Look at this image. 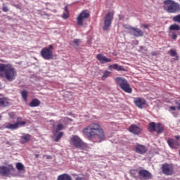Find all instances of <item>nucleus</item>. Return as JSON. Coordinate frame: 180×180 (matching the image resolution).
<instances>
[{
  "mask_svg": "<svg viewBox=\"0 0 180 180\" xmlns=\"http://www.w3.org/2000/svg\"><path fill=\"white\" fill-rule=\"evenodd\" d=\"M83 134L92 143H101L105 140V132L101 125L98 123H93L82 130Z\"/></svg>",
  "mask_w": 180,
  "mask_h": 180,
  "instance_id": "1",
  "label": "nucleus"
},
{
  "mask_svg": "<svg viewBox=\"0 0 180 180\" xmlns=\"http://www.w3.org/2000/svg\"><path fill=\"white\" fill-rule=\"evenodd\" d=\"M18 77V70L11 63H0V78H6L8 82H12Z\"/></svg>",
  "mask_w": 180,
  "mask_h": 180,
  "instance_id": "2",
  "label": "nucleus"
},
{
  "mask_svg": "<svg viewBox=\"0 0 180 180\" xmlns=\"http://www.w3.org/2000/svg\"><path fill=\"white\" fill-rule=\"evenodd\" d=\"M164 9L168 13H179L180 4L174 0H165L163 1Z\"/></svg>",
  "mask_w": 180,
  "mask_h": 180,
  "instance_id": "3",
  "label": "nucleus"
},
{
  "mask_svg": "<svg viewBox=\"0 0 180 180\" xmlns=\"http://www.w3.org/2000/svg\"><path fill=\"white\" fill-rule=\"evenodd\" d=\"M70 143L71 146H73L75 148H79L80 150H86L88 148V145L77 135L72 136Z\"/></svg>",
  "mask_w": 180,
  "mask_h": 180,
  "instance_id": "4",
  "label": "nucleus"
},
{
  "mask_svg": "<svg viewBox=\"0 0 180 180\" xmlns=\"http://www.w3.org/2000/svg\"><path fill=\"white\" fill-rule=\"evenodd\" d=\"M115 82L124 92H127V94H131V92H133V89L130 87V84L126 79L123 77H117Z\"/></svg>",
  "mask_w": 180,
  "mask_h": 180,
  "instance_id": "5",
  "label": "nucleus"
},
{
  "mask_svg": "<svg viewBox=\"0 0 180 180\" xmlns=\"http://www.w3.org/2000/svg\"><path fill=\"white\" fill-rule=\"evenodd\" d=\"M89 12L86 10H83L76 18L77 26H84V22L89 18Z\"/></svg>",
  "mask_w": 180,
  "mask_h": 180,
  "instance_id": "6",
  "label": "nucleus"
},
{
  "mask_svg": "<svg viewBox=\"0 0 180 180\" xmlns=\"http://www.w3.org/2000/svg\"><path fill=\"white\" fill-rule=\"evenodd\" d=\"M114 15L115 13H113V12H108L105 15L104 18L103 30H108V29H109V27L112 25Z\"/></svg>",
  "mask_w": 180,
  "mask_h": 180,
  "instance_id": "7",
  "label": "nucleus"
},
{
  "mask_svg": "<svg viewBox=\"0 0 180 180\" xmlns=\"http://www.w3.org/2000/svg\"><path fill=\"white\" fill-rule=\"evenodd\" d=\"M162 171L165 175H172L174 174V167L171 164H163L162 165Z\"/></svg>",
  "mask_w": 180,
  "mask_h": 180,
  "instance_id": "8",
  "label": "nucleus"
},
{
  "mask_svg": "<svg viewBox=\"0 0 180 180\" xmlns=\"http://www.w3.org/2000/svg\"><path fill=\"white\" fill-rule=\"evenodd\" d=\"M41 56L44 60H51L53 58V51L49 48H44L41 51Z\"/></svg>",
  "mask_w": 180,
  "mask_h": 180,
  "instance_id": "9",
  "label": "nucleus"
},
{
  "mask_svg": "<svg viewBox=\"0 0 180 180\" xmlns=\"http://www.w3.org/2000/svg\"><path fill=\"white\" fill-rule=\"evenodd\" d=\"M141 131H143V129L136 124H131L129 127V132L135 136H139L141 134Z\"/></svg>",
  "mask_w": 180,
  "mask_h": 180,
  "instance_id": "10",
  "label": "nucleus"
},
{
  "mask_svg": "<svg viewBox=\"0 0 180 180\" xmlns=\"http://www.w3.org/2000/svg\"><path fill=\"white\" fill-rule=\"evenodd\" d=\"M134 103L139 108V109H143L147 105V102L144 98H136L134 100Z\"/></svg>",
  "mask_w": 180,
  "mask_h": 180,
  "instance_id": "11",
  "label": "nucleus"
},
{
  "mask_svg": "<svg viewBox=\"0 0 180 180\" xmlns=\"http://www.w3.org/2000/svg\"><path fill=\"white\" fill-rule=\"evenodd\" d=\"M129 30L135 37H141L144 34V32L139 28L130 27Z\"/></svg>",
  "mask_w": 180,
  "mask_h": 180,
  "instance_id": "12",
  "label": "nucleus"
},
{
  "mask_svg": "<svg viewBox=\"0 0 180 180\" xmlns=\"http://www.w3.org/2000/svg\"><path fill=\"white\" fill-rule=\"evenodd\" d=\"M139 174L140 178H142L143 179H151V173L146 169L139 170Z\"/></svg>",
  "mask_w": 180,
  "mask_h": 180,
  "instance_id": "13",
  "label": "nucleus"
},
{
  "mask_svg": "<svg viewBox=\"0 0 180 180\" xmlns=\"http://www.w3.org/2000/svg\"><path fill=\"white\" fill-rule=\"evenodd\" d=\"M97 60L100 61L101 64H106V63H112V59L106 58L105 55L99 53L96 56Z\"/></svg>",
  "mask_w": 180,
  "mask_h": 180,
  "instance_id": "14",
  "label": "nucleus"
},
{
  "mask_svg": "<svg viewBox=\"0 0 180 180\" xmlns=\"http://www.w3.org/2000/svg\"><path fill=\"white\" fill-rule=\"evenodd\" d=\"M135 152L137 153V154H146V153H147V147L143 145L137 144L135 146Z\"/></svg>",
  "mask_w": 180,
  "mask_h": 180,
  "instance_id": "15",
  "label": "nucleus"
},
{
  "mask_svg": "<svg viewBox=\"0 0 180 180\" xmlns=\"http://www.w3.org/2000/svg\"><path fill=\"white\" fill-rule=\"evenodd\" d=\"M167 144H168L169 147H170V148L176 149V148H178V147H179V142H178V141H176L174 139H171V138H169L167 139Z\"/></svg>",
  "mask_w": 180,
  "mask_h": 180,
  "instance_id": "16",
  "label": "nucleus"
},
{
  "mask_svg": "<svg viewBox=\"0 0 180 180\" xmlns=\"http://www.w3.org/2000/svg\"><path fill=\"white\" fill-rule=\"evenodd\" d=\"M0 174L3 176H8L11 174V168L5 166L0 167Z\"/></svg>",
  "mask_w": 180,
  "mask_h": 180,
  "instance_id": "17",
  "label": "nucleus"
},
{
  "mask_svg": "<svg viewBox=\"0 0 180 180\" xmlns=\"http://www.w3.org/2000/svg\"><path fill=\"white\" fill-rule=\"evenodd\" d=\"M6 129H8L9 130H16V129H19V125L18 123L12 124L11 122H6L4 124Z\"/></svg>",
  "mask_w": 180,
  "mask_h": 180,
  "instance_id": "18",
  "label": "nucleus"
},
{
  "mask_svg": "<svg viewBox=\"0 0 180 180\" xmlns=\"http://www.w3.org/2000/svg\"><path fill=\"white\" fill-rule=\"evenodd\" d=\"M31 136L29 135V134H24L21 137H20V143L22 144H25L30 141Z\"/></svg>",
  "mask_w": 180,
  "mask_h": 180,
  "instance_id": "19",
  "label": "nucleus"
},
{
  "mask_svg": "<svg viewBox=\"0 0 180 180\" xmlns=\"http://www.w3.org/2000/svg\"><path fill=\"white\" fill-rule=\"evenodd\" d=\"M112 68H113V70H117V71H124V68H123V66L119 65L117 63L108 66L109 70H112Z\"/></svg>",
  "mask_w": 180,
  "mask_h": 180,
  "instance_id": "20",
  "label": "nucleus"
},
{
  "mask_svg": "<svg viewBox=\"0 0 180 180\" xmlns=\"http://www.w3.org/2000/svg\"><path fill=\"white\" fill-rule=\"evenodd\" d=\"M57 180H72V178L68 174H63L58 176Z\"/></svg>",
  "mask_w": 180,
  "mask_h": 180,
  "instance_id": "21",
  "label": "nucleus"
},
{
  "mask_svg": "<svg viewBox=\"0 0 180 180\" xmlns=\"http://www.w3.org/2000/svg\"><path fill=\"white\" fill-rule=\"evenodd\" d=\"M40 105V101L37 98H34L30 103V108H37Z\"/></svg>",
  "mask_w": 180,
  "mask_h": 180,
  "instance_id": "22",
  "label": "nucleus"
},
{
  "mask_svg": "<svg viewBox=\"0 0 180 180\" xmlns=\"http://www.w3.org/2000/svg\"><path fill=\"white\" fill-rule=\"evenodd\" d=\"M169 30H170V32H178L180 30V26L178 24H172L169 27Z\"/></svg>",
  "mask_w": 180,
  "mask_h": 180,
  "instance_id": "23",
  "label": "nucleus"
},
{
  "mask_svg": "<svg viewBox=\"0 0 180 180\" xmlns=\"http://www.w3.org/2000/svg\"><path fill=\"white\" fill-rule=\"evenodd\" d=\"M9 105V102L5 98H0V106L2 108H5V106H8Z\"/></svg>",
  "mask_w": 180,
  "mask_h": 180,
  "instance_id": "24",
  "label": "nucleus"
},
{
  "mask_svg": "<svg viewBox=\"0 0 180 180\" xmlns=\"http://www.w3.org/2000/svg\"><path fill=\"white\" fill-rule=\"evenodd\" d=\"M156 127H157V124H155V122H150L149 123L148 130L150 132L157 131Z\"/></svg>",
  "mask_w": 180,
  "mask_h": 180,
  "instance_id": "25",
  "label": "nucleus"
},
{
  "mask_svg": "<svg viewBox=\"0 0 180 180\" xmlns=\"http://www.w3.org/2000/svg\"><path fill=\"white\" fill-rule=\"evenodd\" d=\"M70 18V13H68V7L66 6L65 7V13L63 14V19H68Z\"/></svg>",
  "mask_w": 180,
  "mask_h": 180,
  "instance_id": "26",
  "label": "nucleus"
},
{
  "mask_svg": "<svg viewBox=\"0 0 180 180\" xmlns=\"http://www.w3.org/2000/svg\"><path fill=\"white\" fill-rule=\"evenodd\" d=\"M156 131L158 134L162 133V131H164V128L162 127L160 123L156 124Z\"/></svg>",
  "mask_w": 180,
  "mask_h": 180,
  "instance_id": "27",
  "label": "nucleus"
},
{
  "mask_svg": "<svg viewBox=\"0 0 180 180\" xmlns=\"http://www.w3.org/2000/svg\"><path fill=\"white\" fill-rule=\"evenodd\" d=\"M130 174L134 178H137V176H140V173H139L138 170L134 169L130 171Z\"/></svg>",
  "mask_w": 180,
  "mask_h": 180,
  "instance_id": "28",
  "label": "nucleus"
},
{
  "mask_svg": "<svg viewBox=\"0 0 180 180\" xmlns=\"http://www.w3.org/2000/svg\"><path fill=\"white\" fill-rule=\"evenodd\" d=\"M15 123H17L18 126H25V124H26V122L22 121V117H18L17 118V122Z\"/></svg>",
  "mask_w": 180,
  "mask_h": 180,
  "instance_id": "29",
  "label": "nucleus"
},
{
  "mask_svg": "<svg viewBox=\"0 0 180 180\" xmlns=\"http://www.w3.org/2000/svg\"><path fill=\"white\" fill-rule=\"evenodd\" d=\"M21 96L24 101H27V91L22 90L21 91Z\"/></svg>",
  "mask_w": 180,
  "mask_h": 180,
  "instance_id": "30",
  "label": "nucleus"
},
{
  "mask_svg": "<svg viewBox=\"0 0 180 180\" xmlns=\"http://www.w3.org/2000/svg\"><path fill=\"white\" fill-rule=\"evenodd\" d=\"M109 75H110V72H109L108 70L105 71L103 76L101 77L102 81H105V79L108 78V77H109Z\"/></svg>",
  "mask_w": 180,
  "mask_h": 180,
  "instance_id": "31",
  "label": "nucleus"
},
{
  "mask_svg": "<svg viewBox=\"0 0 180 180\" xmlns=\"http://www.w3.org/2000/svg\"><path fill=\"white\" fill-rule=\"evenodd\" d=\"M15 167L18 171H22L25 168V166L21 162H18Z\"/></svg>",
  "mask_w": 180,
  "mask_h": 180,
  "instance_id": "32",
  "label": "nucleus"
},
{
  "mask_svg": "<svg viewBox=\"0 0 180 180\" xmlns=\"http://www.w3.org/2000/svg\"><path fill=\"white\" fill-rule=\"evenodd\" d=\"M63 129H64V125H63V124H58L56 129V133H58V131L63 130Z\"/></svg>",
  "mask_w": 180,
  "mask_h": 180,
  "instance_id": "33",
  "label": "nucleus"
},
{
  "mask_svg": "<svg viewBox=\"0 0 180 180\" xmlns=\"http://www.w3.org/2000/svg\"><path fill=\"white\" fill-rule=\"evenodd\" d=\"M63 136H64V134L63 132H60L57 136L56 138L55 139V141L58 142L60 141V139H61V137H63Z\"/></svg>",
  "mask_w": 180,
  "mask_h": 180,
  "instance_id": "34",
  "label": "nucleus"
},
{
  "mask_svg": "<svg viewBox=\"0 0 180 180\" xmlns=\"http://www.w3.org/2000/svg\"><path fill=\"white\" fill-rule=\"evenodd\" d=\"M173 22H176L177 23H180V14L173 17Z\"/></svg>",
  "mask_w": 180,
  "mask_h": 180,
  "instance_id": "35",
  "label": "nucleus"
},
{
  "mask_svg": "<svg viewBox=\"0 0 180 180\" xmlns=\"http://www.w3.org/2000/svg\"><path fill=\"white\" fill-rule=\"evenodd\" d=\"M178 37V35L176 34V32L175 31H172V39L173 40H176Z\"/></svg>",
  "mask_w": 180,
  "mask_h": 180,
  "instance_id": "36",
  "label": "nucleus"
},
{
  "mask_svg": "<svg viewBox=\"0 0 180 180\" xmlns=\"http://www.w3.org/2000/svg\"><path fill=\"white\" fill-rule=\"evenodd\" d=\"M73 43L75 44V46H79V43H81V40L78 39H75L73 40Z\"/></svg>",
  "mask_w": 180,
  "mask_h": 180,
  "instance_id": "37",
  "label": "nucleus"
},
{
  "mask_svg": "<svg viewBox=\"0 0 180 180\" xmlns=\"http://www.w3.org/2000/svg\"><path fill=\"white\" fill-rule=\"evenodd\" d=\"M171 57H175L176 56V51H175L174 49H172L169 51Z\"/></svg>",
  "mask_w": 180,
  "mask_h": 180,
  "instance_id": "38",
  "label": "nucleus"
},
{
  "mask_svg": "<svg viewBox=\"0 0 180 180\" xmlns=\"http://www.w3.org/2000/svg\"><path fill=\"white\" fill-rule=\"evenodd\" d=\"M139 51H141V53H144V51H147V49H146L144 46H140Z\"/></svg>",
  "mask_w": 180,
  "mask_h": 180,
  "instance_id": "39",
  "label": "nucleus"
},
{
  "mask_svg": "<svg viewBox=\"0 0 180 180\" xmlns=\"http://www.w3.org/2000/svg\"><path fill=\"white\" fill-rule=\"evenodd\" d=\"M8 116L10 119H13L15 117V112H8Z\"/></svg>",
  "mask_w": 180,
  "mask_h": 180,
  "instance_id": "40",
  "label": "nucleus"
},
{
  "mask_svg": "<svg viewBox=\"0 0 180 180\" xmlns=\"http://www.w3.org/2000/svg\"><path fill=\"white\" fill-rule=\"evenodd\" d=\"M8 7L7 6H4L3 7V11L4 12H8Z\"/></svg>",
  "mask_w": 180,
  "mask_h": 180,
  "instance_id": "41",
  "label": "nucleus"
},
{
  "mask_svg": "<svg viewBox=\"0 0 180 180\" xmlns=\"http://www.w3.org/2000/svg\"><path fill=\"white\" fill-rule=\"evenodd\" d=\"M175 106H171L169 107V110H175Z\"/></svg>",
  "mask_w": 180,
  "mask_h": 180,
  "instance_id": "42",
  "label": "nucleus"
},
{
  "mask_svg": "<svg viewBox=\"0 0 180 180\" xmlns=\"http://www.w3.org/2000/svg\"><path fill=\"white\" fill-rule=\"evenodd\" d=\"M48 49H49V50H53V45H49Z\"/></svg>",
  "mask_w": 180,
  "mask_h": 180,
  "instance_id": "43",
  "label": "nucleus"
},
{
  "mask_svg": "<svg viewBox=\"0 0 180 180\" xmlns=\"http://www.w3.org/2000/svg\"><path fill=\"white\" fill-rule=\"evenodd\" d=\"M152 56H157V52L153 51L151 53Z\"/></svg>",
  "mask_w": 180,
  "mask_h": 180,
  "instance_id": "44",
  "label": "nucleus"
},
{
  "mask_svg": "<svg viewBox=\"0 0 180 180\" xmlns=\"http://www.w3.org/2000/svg\"><path fill=\"white\" fill-rule=\"evenodd\" d=\"M143 27H144V29H148V25H143Z\"/></svg>",
  "mask_w": 180,
  "mask_h": 180,
  "instance_id": "45",
  "label": "nucleus"
},
{
  "mask_svg": "<svg viewBox=\"0 0 180 180\" xmlns=\"http://www.w3.org/2000/svg\"><path fill=\"white\" fill-rule=\"evenodd\" d=\"M175 139H176V140H179L180 137H179V136H175Z\"/></svg>",
  "mask_w": 180,
  "mask_h": 180,
  "instance_id": "46",
  "label": "nucleus"
},
{
  "mask_svg": "<svg viewBox=\"0 0 180 180\" xmlns=\"http://www.w3.org/2000/svg\"><path fill=\"white\" fill-rule=\"evenodd\" d=\"M76 180H82V177H77Z\"/></svg>",
  "mask_w": 180,
  "mask_h": 180,
  "instance_id": "47",
  "label": "nucleus"
},
{
  "mask_svg": "<svg viewBox=\"0 0 180 180\" xmlns=\"http://www.w3.org/2000/svg\"><path fill=\"white\" fill-rule=\"evenodd\" d=\"M177 109H178L179 110H180V103H179V105L177 106Z\"/></svg>",
  "mask_w": 180,
  "mask_h": 180,
  "instance_id": "48",
  "label": "nucleus"
},
{
  "mask_svg": "<svg viewBox=\"0 0 180 180\" xmlns=\"http://www.w3.org/2000/svg\"><path fill=\"white\" fill-rule=\"evenodd\" d=\"M47 158H48V159H50V158H51V156L48 155V156H47Z\"/></svg>",
  "mask_w": 180,
  "mask_h": 180,
  "instance_id": "49",
  "label": "nucleus"
},
{
  "mask_svg": "<svg viewBox=\"0 0 180 180\" xmlns=\"http://www.w3.org/2000/svg\"><path fill=\"white\" fill-rule=\"evenodd\" d=\"M120 19H121V17H120Z\"/></svg>",
  "mask_w": 180,
  "mask_h": 180,
  "instance_id": "50",
  "label": "nucleus"
},
{
  "mask_svg": "<svg viewBox=\"0 0 180 180\" xmlns=\"http://www.w3.org/2000/svg\"><path fill=\"white\" fill-rule=\"evenodd\" d=\"M179 34H180V32H179Z\"/></svg>",
  "mask_w": 180,
  "mask_h": 180,
  "instance_id": "51",
  "label": "nucleus"
}]
</instances>
